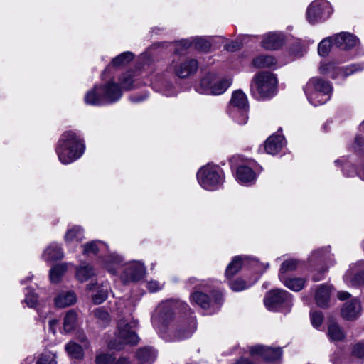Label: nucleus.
<instances>
[{
    "label": "nucleus",
    "instance_id": "56",
    "mask_svg": "<svg viewBox=\"0 0 364 364\" xmlns=\"http://www.w3.org/2000/svg\"><path fill=\"white\" fill-rule=\"evenodd\" d=\"M240 48V45L236 42H232L229 44L225 45V49L230 52H234Z\"/></svg>",
    "mask_w": 364,
    "mask_h": 364
},
{
    "label": "nucleus",
    "instance_id": "40",
    "mask_svg": "<svg viewBox=\"0 0 364 364\" xmlns=\"http://www.w3.org/2000/svg\"><path fill=\"white\" fill-rule=\"evenodd\" d=\"M193 44L196 50L205 53L208 52L211 47V43L202 37L194 38Z\"/></svg>",
    "mask_w": 364,
    "mask_h": 364
},
{
    "label": "nucleus",
    "instance_id": "43",
    "mask_svg": "<svg viewBox=\"0 0 364 364\" xmlns=\"http://www.w3.org/2000/svg\"><path fill=\"white\" fill-rule=\"evenodd\" d=\"M193 44V41L183 39L176 42V48L174 53L176 55H183L184 52Z\"/></svg>",
    "mask_w": 364,
    "mask_h": 364
},
{
    "label": "nucleus",
    "instance_id": "8",
    "mask_svg": "<svg viewBox=\"0 0 364 364\" xmlns=\"http://www.w3.org/2000/svg\"><path fill=\"white\" fill-rule=\"evenodd\" d=\"M331 7L327 1H314L307 9V19L311 23L320 21L327 13V16L331 14Z\"/></svg>",
    "mask_w": 364,
    "mask_h": 364
},
{
    "label": "nucleus",
    "instance_id": "63",
    "mask_svg": "<svg viewBox=\"0 0 364 364\" xmlns=\"http://www.w3.org/2000/svg\"><path fill=\"white\" fill-rule=\"evenodd\" d=\"M235 364H254V363L247 358H242L240 360H237Z\"/></svg>",
    "mask_w": 364,
    "mask_h": 364
},
{
    "label": "nucleus",
    "instance_id": "52",
    "mask_svg": "<svg viewBox=\"0 0 364 364\" xmlns=\"http://www.w3.org/2000/svg\"><path fill=\"white\" fill-rule=\"evenodd\" d=\"M81 228L79 227H74L68 230L65 236V239L67 242H71L74 238L77 237L78 233L81 232Z\"/></svg>",
    "mask_w": 364,
    "mask_h": 364
},
{
    "label": "nucleus",
    "instance_id": "5",
    "mask_svg": "<svg viewBox=\"0 0 364 364\" xmlns=\"http://www.w3.org/2000/svg\"><path fill=\"white\" fill-rule=\"evenodd\" d=\"M222 173L223 171L218 167L207 166L198 171L197 176L202 186L208 189L223 183Z\"/></svg>",
    "mask_w": 364,
    "mask_h": 364
},
{
    "label": "nucleus",
    "instance_id": "46",
    "mask_svg": "<svg viewBox=\"0 0 364 364\" xmlns=\"http://www.w3.org/2000/svg\"><path fill=\"white\" fill-rule=\"evenodd\" d=\"M101 243L100 241H91L85 244L83 247V254L88 255L90 253H92L94 255H97L99 252V248L97 247V244Z\"/></svg>",
    "mask_w": 364,
    "mask_h": 364
},
{
    "label": "nucleus",
    "instance_id": "16",
    "mask_svg": "<svg viewBox=\"0 0 364 364\" xmlns=\"http://www.w3.org/2000/svg\"><path fill=\"white\" fill-rule=\"evenodd\" d=\"M284 39L282 36L276 33H269L266 35L262 42V46L266 50H277L282 46Z\"/></svg>",
    "mask_w": 364,
    "mask_h": 364
},
{
    "label": "nucleus",
    "instance_id": "23",
    "mask_svg": "<svg viewBox=\"0 0 364 364\" xmlns=\"http://www.w3.org/2000/svg\"><path fill=\"white\" fill-rule=\"evenodd\" d=\"M95 270L92 266L83 264L76 269V277L80 282L87 281L95 276Z\"/></svg>",
    "mask_w": 364,
    "mask_h": 364
},
{
    "label": "nucleus",
    "instance_id": "64",
    "mask_svg": "<svg viewBox=\"0 0 364 364\" xmlns=\"http://www.w3.org/2000/svg\"><path fill=\"white\" fill-rule=\"evenodd\" d=\"M95 286H96V284L90 283L87 285V289L89 291L93 290L94 288L95 287Z\"/></svg>",
    "mask_w": 364,
    "mask_h": 364
},
{
    "label": "nucleus",
    "instance_id": "39",
    "mask_svg": "<svg viewBox=\"0 0 364 364\" xmlns=\"http://www.w3.org/2000/svg\"><path fill=\"white\" fill-rule=\"evenodd\" d=\"M134 58V54L131 52H124L115 57L112 63L114 66H122L127 64Z\"/></svg>",
    "mask_w": 364,
    "mask_h": 364
},
{
    "label": "nucleus",
    "instance_id": "30",
    "mask_svg": "<svg viewBox=\"0 0 364 364\" xmlns=\"http://www.w3.org/2000/svg\"><path fill=\"white\" fill-rule=\"evenodd\" d=\"M136 357L141 363H145L154 360L155 354L151 348L144 347L136 352Z\"/></svg>",
    "mask_w": 364,
    "mask_h": 364
},
{
    "label": "nucleus",
    "instance_id": "42",
    "mask_svg": "<svg viewBox=\"0 0 364 364\" xmlns=\"http://www.w3.org/2000/svg\"><path fill=\"white\" fill-rule=\"evenodd\" d=\"M93 314L96 318L102 321V325H107L110 321L109 313L102 308H97L95 309Z\"/></svg>",
    "mask_w": 364,
    "mask_h": 364
},
{
    "label": "nucleus",
    "instance_id": "18",
    "mask_svg": "<svg viewBox=\"0 0 364 364\" xmlns=\"http://www.w3.org/2000/svg\"><path fill=\"white\" fill-rule=\"evenodd\" d=\"M315 300L318 306L323 309L327 308L330 300L329 289L325 285L319 287L315 294Z\"/></svg>",
    "mask_w": 364,
    "mask_h": 364
},
{
    "label": "nucleus",
    "instance_id": "36",
    "mask_svg": "<svg viewBox=\"0 0 364 364\" xmlns=\"http://www.w3.org/2000/svg\"><path fill=\"white\" fill-rule=\"evenodd\" d=\"M193 300L204 309L210 307V300L209 296L203 292L196 291L192 294Z\"/></svg>",
    "mask_w": 364,
    "mask_h": 364
},
{
    "label": "nucleus",
    "instance_id": "59",
    "mask_svg": "<svg viewBox=\"0 0 364 364\" xmlns=\"http://www.w3.org/2000/svg\"><path fill=\"white\" fill-rule=\"evenodd\" d=\"M159 289L158 284L156 282H151L149 283V289L154 292L156 291Z\"/></svg>",
    "mask_w": 364,
    "mask_h": 364
},
{
    "label": "nucleus",
    "instance_id": "2",
    "mask_svg": "<svg viewBox=\"0 0 364 364\" xmlns=\"http://www.w3.org/2000/svg\"><path fill=\"white\" fill-rule=\"evenodd\" d=\"M314 89L315 92L309 95V100L315 106L322 105L329 100V94L332 92L331 84L319 77H313L309 80L305 87L306 94Z\"/></svg>",
    "mask_w": 364,
    "mask_h": 364
},
{
    "label": "nucleus",
    "instance_id": "6",
    "mask_svg": "<svg viewBox=\"0 0 364 364\" xmlns=\"http://www.w3.org/2000/svg\"><path fill=\"white\" fill-rule=\"evenodd\" d=\"M291 300V295L283 289H272L268 291L264 297L265 306L271 311H277L284 304Z\"/></svg>",
    "mask_w": 364,
    "mask_h": 364
},
{
    "label": "nucleus",
    "instance_id": "7",
    "mask_svg": "<svg viewBox=\"0 0 364 364\" xmlns=\"http://www.w3.org/2000/svg\"><path fill=\"white\" fill-rule=\"evenodd\" d=\"M136 326V322L128 323L124 319H120L117 323L118 337L123 340L126 344L136 345L139 342V337L132 329Z\"/></svg>",
    "mask_w": 364,
    "mask_h": 364
},
{
    "label": "nucleus",
    "instance_id": "14",
    "mask_svg": "<svg viewBox=\"0 0 364 364\" xmlns=\"http://www.w3.org/2000/svg\"><path fill=\"white\" fill-rule=\"evenodd\" d=\"M198 68V61L189 59L174 66V73L180 78H186L195 73Z\"/></svg>",
    "mask_w": 364,
    "mask_h": 364
},
{
    "label": "nucleus",
    "instance_id": "21",
    "mask_svg": "<svg viewBox=\"0 0 364 364\" xmlns=\"http://www.w3.org/2000/svg\"><path fill=\"white\" fill-rule=\"evenodd\" d=\"M76 296L73 291H68L65 294L58 295L55 299L56 306L59 308H65L75 303Z\"/></svg>",
    "mask_w": 364,
    "mask_h": 364
},
{
    "label": "nucleus",
    "instance_id": "47",
    "mask_svg": "<svg viewBox=\"0 0 364 364\" xmlns=\"http://www.w3.org/2000/svg\"><path fill=\"white\" fill-rule=\"evenodd\" d=\"M108 294L107 290L98 288L96 294L92 296V300L95 304H100L107 298Z\"/></svg>",
    "mask_w": 364,
    "mask_h": 364
},
{
    "label": "nucleus",
    "instance_id": "50",
    "mask_svg": "<svg viewBox=\"0 0 364 364\" xmlns=\"http://www.w3.org/2000/svg\"><path fill=\"white\" fill-rule=\"evenodd\" d=\"M311 323L312 325L318 328L319 327L323 321V315L321 311H314L311 314Z\"/></svg>",
    "mask_w": 364,
    "mask_h": 364
},
{
    "label": "nucleus",
    "instance_id": "27",
    "mask_svg": "<svg viewBox=\"0 0 364 364\" xmlns=\"http://www.w3.org/2000/svg\"><path fill=\"white\" fill-rule=\"evenodd\" d=\"M82 346L75 342L70 341L65 346L68 354L74 359H81L84 356Z\"/></svg>",
    "mask_w": 364,
    "mask_h": 364
},
{
    "label": "nucleus",
    "instance_id": "1",
    "mask_svg": "<svg viewBox=\"0 0 364 364\" xmlns=\"http://www.w3.org/2000/svg\"><path fill=\"white\" fill-rule=\"evenodd\" d=\"M84 149V144L80 139H77L76 134L68 131L63 134L56 151L59 160L66 164L80 158Z\"/></svg>",
    "mask_w": 364,
    "mask_h": 364
},
{
    "label": "nucleus",
    "instance_id": "25",
    "mask_svg": "<svg viewBox=\"0 0 364 364\" xmlns=\"http://www.w3.org/2000/svg\"><path fill=\"white\" fill-rule=\"evenodd\" d=\"M68 269L67 264L61 263L55 265L50 270V279L53 283H58L60 281L62 276L66 272Z\"/></svg>",
    "mask_w": 364,
    "mask_h": 364
},
{
    "label": "nucleus",
    "instance_id": "38",
    "mask_svg": "<svg viewBox=\"0 0 364 364\" xmlns=\"http://www.w3.org/2000/svg\"><path fill=\"white\" fill-rule=\"evenodd\" d=\"M215 80V75L213 73L206 74L200 81V87L203 92L211 93L213 86Z\"/></svg>",
    "mask_w": 364,
    "mask_h": 364
},
{
    "label": "nucleus",
    "instance_id": "53",
    "mask_svg": "<svg viewBox=\"0 0 364 364\" xmlns=\"http://www.w3.org/2000/svg\"><path fill=\"white\" fill-rule=\"evenodd\" d=\"M124 344L126 343L124 341L122 342L117 339H113L108 343L107 346L110 350H116L119 351L124 349Z\"/></svg>",
    "mask_w": 364,
    "mask_h": 364
},
{
    "label": "nucleus",
    "instance_id": "22",
    "mask_svg": "<svg viewBox=\"0 0 364 364\" xmlns=\"http://www.w3.org/2000/svg\"><path fill=\"white\" fill-rule=\"evenodd\" d=\"M237 177L243 183L254 181L256 178V174L254 171L246 166H241L237 169Z\"/></svg>",
    "mask_w": 364,
    "mask_h": 364
},
{
    "label": "nucleus",
    "instance_id": "26",
    "mask_svg": "<svg viewBox=\"0 0 364 364\" xmlns=\"http://www.w3.org/2000/svg\"><path fill=\"white\" fill-rule=\"evenodd\" d=\"M276 63V59L271 55H259L252 60L253 65L257 68H270Z\"/></svg>",
    "mask_w": 364,
    "mask_h": 364
},
{
    "label": "nucleus",
    "instance_id": "11",
    "mask_svg": "<svg viewBox=\"0 0 364 364\" xmlns=\"http://www.w3.org/2000/svg\"><path fill=\"white\" fill-rule=\"evenodd\" d=\"M252 355H258L267 362H272L281 358L282 350L280 348H270L263 346H252L250 349Z\"/></svg>",
    "mask_w": 364,
    "mask_h": 364
},
{
    "label": "nucleus",
    "instance_id": "58",
    "mask_svg": "<svg viewBox=\"0 0 364 364\" xmlns=\"http://www.w3.org/2000/svg\"><path fill=\"white\" fill-rule=\"evenodd\" d=\"M350 294L346 291H341L338 294V297L340 300H346L350 298Z\"/></svg>",
    "mask_w": 364,
    "mask_h": 364
},
{
    "label": "nucleus",
    "instance_id": "37",
    "mask_svg": "<svg viewBox=\"0 0 364 364\" xmlns=\"http://www.w3.org/2000/svg\"><path fill=\"white\" fill-rule=\"evenodd\" d=\"M242 265V258L240 257H235L227 267L226 276L228 277H233L240 270Z\"/></svg>",
    "mask_w": 364,
    "mask_h": 364
},
{
    "label": "nucleus",
    "instance_id": "10",
    "mask_svg": "<svg viewBox=\"0 0 364 364\" xmlns=\"http://www.w3.org/2000/svg\"><path fill=\"white\" fill-rule=\"evenodd\" d=\"M145 274V267L140 262H134L127 267L121 274V280L124 284L136 282L143 278Z\"/></svg>",
    "mask_w": 364,
    "mask_h": 364
},
{
    "label": "nucleus",
    "instance_id": "48",
    "mask_svg": "<svg viewBox=\"0 0 364 364\" xmlns=\"http://www.w3.org/2000/svg\"><path fill=\"white\" fill-rule=\"evenodd\" d=\"M121 86L124 90H129L132 88L133 79L130 73H124L119 78Z\"/></svg>",
    "mask_w": 364,
    "mask_h": 364
},
{
    "label": "nucleus",
    "instance_id": "60",
    "mask_svg": "<svg viewBox=\"0 0 364 364\" xmlns=\"http://www.w3.org/2000/svg\"><path fill=\"white\" fill-rule=\"evenodd\" d=\"M115 364H131V362L127 358L122 357L117 360Z\"/></svg>",
    "mask_w": 364,
    "mask_h": 364
},
{
    "label": "nucleus",
    "instance_id": "13",
    "mask_svg": "<svg viewBox=\"0 0 364 364\" xmlns=\"http://www.w3.org/2000/svg\"><path fill=\"white\" fill-rule=\"evenodd\" d=\"M358 43V39L353 34L341 32L334 37L333 45L343 50H350Z\"/></svg>",
    "mask_w": 364,
    "mask_h": 364
},
{
    "label": "nucleus",
    "instance_id": "17",
    "mask_svg": "<svg viewBox=\"0 0 364 364\" xmlns=\"http://www.w3.org/2000/svg\"><path fill=\"white\" fill-rule=\"evenodd\" d=\"M174 320H176V318L173 317V312L170 306H163L160 308L159 321L161 323L160 331L161 332L166 333L168 326Z\"/></svg>",
    "mask_w": 364,
    "mask_h": 364
},
{
    "label": "nucleus",
    "instance_id": "44",
    "mask_svg": "<svg viewBox=\"0 0 364 364\" xmlns=\"http://www.w3.org/2000/svg\"><path fill=\"white\" fill-rule=\"evenodd\" d=\"M351 355L364 360V342H358L352 346Z\"/></svg>",
    "mask_w": 364,
    "mask_h": 364
},
{
    "label": "nucleus",
    "instance_id": "9",
    "mask_svg": "<svg viewBox=\"0 0 364 364\" xmlns=\"http://www.w3.org/2000/svg\"><path fill=\"white\" fill-rule=\"evenodd\" d=\"M363 68V67L360 64H353L343 70L341 68H336L334 64L332 63H328L322 65L320 67V71L323 75L329 74L331 77L335 78L337 75H339L345 77L349 75L353 74L355 71L362 70Z\"/></svg>",
    "mask_w": 364,
    "mask_h": 364
},
{
    "label": "nucleus",
    "instance_id": "49",
    "mask_svg": "<svg viewBox=\"0 0 364 364\" xmlns=\"http://www.w3.org/2000/svg\"><path fill=\"white\" fill-rule=\"evenodd\" d=\"M36 364H57L55 360V355L51 353H43Z\"/></svg>",
    "mask_w": 364,
    "mask_h": 364
},
{
    "label": "nucleus",
    "instance_id": "32",
    "mask_svg": "<svg viewBox=\"0 0 364 364\" xmlns=\"http://www.w3.org/2000/svg\"><path fill=\"white\" fill-rule=\"evenodd\" d=\"M344 279L347 283L353 287L364 285V271H360L355 274L347 273Z\"/></svg>",
    "mask_w": 364,
    "mask_h": 364
},
{
    "label": "nucleus",
    "instance_id": "45",
    "mask_svg": "<svg viewBox=\"0 0 364 364\" xmlns=\"http://www.w3.org/2000/svg\"><path fill=\"white\" fill-rule=\"evenodd\" d=\"M115 358L109 353H100L95 357L96 364H112Z\"/></svg>",
    "mask_w": 364,
    "mask_h": 364
},
{
    "label": "nucleus",
    "instance_id": "28",
    "mask_svg": "<svg viewBox=\"0 0 364 364\" xmlns=\"http://www.w3.org/2000/svg\"><path fill=\"white\" fill-rule=\"evenodd\" d=\"M328 334L331 340L336 341H343L346 335L342 328L336 323H331L328 328Z\"/></svg>",
    "mask_w": 364,
    "mask_h": 364
},
{
    "label": "nucleus",
    "instance_id": "19",
    "mask_svg": "<svg viewBox=\"0 0 364 364\" xmlns=\"http://www.w3.org/2000/svg\"><path fill=\"white\" fill-rule=\"evenodd\" d=\"M283 137L280 135L269 136L264 144L265 151L270 154L278 153L282 147Z\"/></svg>",
    "mask_w": 364,
    "mask_h": 364
},
{
    "label": "nucleus",
    "instance_id": "3",
    "mask_svg": "<svg viewBox=\"0 0 364 364\" xmlns=\"http://www.w3.org/2000/svg\"><path fill=\"white\" fill-rule=\"evenodd\" d=\"M196 328L194 318H177L168 326L167 333L171 341H179L191 336Z\"/></svg>",
    "mask_w": 364,
    "mask_h": 364
},
{
    "label": "nucleus",
    "instance_id": "15",
    "mask_svg": "<svg viewBox=\"0 0 364 364\" xmlns=\"http://www.w3.org/2000/svg\"><path fill=\"white\" fill-rule=\"evenodd\" d=\"M361 311V305L358 300L353 299L346 302L341 309L342 317L347 321L355 320Z\"/></svg>",
    "mask_w": 364,
    "mask_h": 364
},
{
    "label": "nucleus",
    "instance_id": "57",
    "mask_svg": "<svg viewBox=\"0 0 364 364\" xmlns=\"http://www.w3.org/2000/svg\"><path fill=\"white\" fill-rule=\"evenodd\" d=\"M355 143L359 148L364 147V138L360 136H357L355 138Z\"/></svg>",
    "mask_w": 364,
    "mask_h": 364
},
{
    "label": "nucleus",
    "instance_id": "61",
    "mask_svg": "<svg viewBox=\"0 0 364 364\" xmlns=\"http://www.w3.org/2000/svg\"><path fill=\"white\" fill-rule=\"evenodd\" d=\"M57 323L58 321L55 319H53L49 321L50 329V331H52L53 333H55V327L57 325Z\"/></svg>",
    "mask_w": 364,
    "mask_h": 364
},
{
    "label": "nucleus",
    "instance_id": "29",
    "mask_svg": "<svg viewBox=\"0 0 364 364\" xmlns=\"http://www.w3.org/2000/svg\"><path fill=\"white\" fill-rule=\"evenodd\" d=\"M300 262L296 259H289L284 261L279 269V277L281 279L284 278V275L289 272L296 270Z\"/></svg>",
    "mask_w": 364,
    "mask_h": 364
},
{
    "label": "nucleus",
    "instance_id": "41",
    "mask_svg": "<svg viewBox=\"0 0 364 364\" xmlns=\"http://www.w3.org/2000/svg\"><path fill=\"white\" fill-rule=\"evenodd\" d=\"M333 45L332 37H328L322 40L318 47V52L321 56H326L330 52L331 46Z\"/></svg>",
    "mask_w": 364,
    "mask_h": 364
},
{
    "label": "nucleus",
    "instance_id": "35",
    "mask_svg": "<svg viewBox=\"0 0 364 364\" xmlns=\"http://www.w3.org/2000/svg\"><path fill=\"white\" fill-rule=\"evenodd\" d=\"M232 81L230 79H221L214 82L211 93L213 95H220L223 93L231 85Z\"/></svg>",
    "mask_w": 364,
    "mask_h": 364
},
{
    "label": "nucleus",
    "instance_id": "33",
    "mask_svg": "<svg viewBox=\"0 0 364 364\" xmlns=\"http://www.w3.org/2000/svg\"><path fill=\"white\" fill-rule=\"evenodd\" d=\"M284 284L289 289L299 291L304 288L305 279L303 278H287L284 279Z\"/></svg>",
    "mask_w": 364,
    "mask_h": 364
},
{
    "label": "nucleus",
    "instance_id": "24",
    "mask_svg": "<svg viewBox=\"0 0 364 364\" xmlns=\"http://www.w3.org/2000/svg\"><path fill=\"white\" fill-rule=\"evenodd\" d=\"M77 321V314L74 310H69L65 317L63 321V328L65 332L69 333L75 329Z\"/></svg>",
    "mask_w": 364,
    "mask_h": 364
},
{
    "label": "nucleus",
    "instance_id": "54",
    "mask_svg": "<svg viewBox=\"0 0 364 364\" xmlns=\"http://www.w3.org/2000/svg\"><path fill=\"white\" fill-rule=\"evenodd\" d=\"M37 301H38L37 296L34 294L27 296L24 300V301L30 307H34L37 303Z\"/></svg>",
    "mask_w": 364,
    "mask_h": 364
},
{
    "label": "nucleus",
    "instance_id": "4",
    "mask_svg": "<svg viewBox=\"0 0 364 364\" xmlns=\"http://www.w3.org/2000/svg\"><path fill=\"white\" fill-rule=\"evenodd\" d=\"M277 80L269 72H260L253 78L251 87L255 89L259 96L263 98L270 97L276 93Z\"/></svg>",
    "mask_w": 364,
    "mask_h": 364
},
{
    "label": "nucleus",
    "instance_id": "51",
    "mask_svg": "<svg viewBox=\"0 0 364 364\" xmlns=\"http://www.w3.org/2000/svg\"><path fill=\"white\" fill-rule=\"evenodd\" d=\"M230 287L233 291H239L247 287L246 282L242 279H237L230 283Z\"/></svg>",
    "mask_w": 364,
    "mask_h": 364
},
{
    "label": "nucleus",
    "instance_id": "31",
    "mask_svg": "<svg viewBox=\"0 0 364 364\" xmlns=\"http://www.w3.org/2000/svg\"><path fill=\"white\" fill-rule=\"evenodd\" d=\"M44 257L47 261L60 260L63 257V252L61 248L57 246H50L46 250Z\"/></svg>",
    "mask_w": 364,
    "mask_h": 364
},
{
    "label": "nucleus",
    "instance_id": "20",
    "mask_svg": "<svg viewBox=\"0 0 364 364\" xmlns=\"http://www.w3.org/2000/svg\"><path fill=\"white\" fill-rule=\"evenodd\" d=\"M230 104L240 109L246 110L248 108L247 99L240 90L233 92Z\"/></svg>",
    "mask_w": 364,
    "mask_h": 364
},
{
    "label": "nucleus",
    "instance_id": "62",
    "mask_svg": "<svg viewBox=\"0 0 364 364\" xmlns=\"http://www.w3.org/2000/svg\"><path fill=\"white\" fill-rule=\"evenodd\" d=\"M215 303L220 304L223 300V295L220 292H216L214 295Z\"/></svg>",
    "mask_w": 364,
    "mask_h": 364
},
{
    "label": "nucleus",
    "instance_id": "34",
    "mask_svg": "<svg viewBox=\"0 0 364 364\" xmlns=\"http://www.w3.org/2000/svg\"><path fill=\"white\" fill-rule=\"evenodd\" d=\"M97 87L95 86L91 90L87 92L85 95V101L87 104L92 105H100L102 104L103 97L102 95H99L96 92Z\"/></svg>",
    "mask_w": 364,
    "mask_h": 364
},
{
    "label": "nucleus",
    "instance_id": "55",
    "mask_svg": "<svg viewBox=\"0 0 364 364\" xmlns=\"http://www.w3.org/2000/svg\"><path fill=\"white\" fill-rule=\"evenodd\" d=\"M78 341L81 343V346L85 348H88L90 346L89 341L84 333H81L77 337Z\"/></svg>",
    "mask_w": 364,
    "mask_h": 364
},
{
    "label": "nucleus",
    "instance_id": "12",
    "mask_svg": "<svg viewBox=\"0 0 364 364\" xmlns=\"http://www.w3.org/2000/svg\"><path fill=\"white\" fill-rule=\"evenodd\" d=\"M100 88L102 92V95L105 102L113 103L122 97V92L119 85L113 81H109Z\"/></svg>",
    "mask_w": 364,
    "mask_h": 364
}]
</instances>
